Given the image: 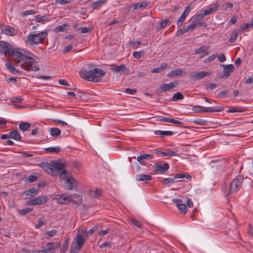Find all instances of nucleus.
Returning <instances> with one entry per match:
<instances>
[{
  "instance_id": "1",
  "label": "nucleus",
  "mask_w": 253,
  "mask_h": 253,
  "mask_svg": "<svg viewBox=\"0 0 253 253\" xmlns=\"http://www.w3.org/2000/svg\"><path fill=\"white\" fill-rule=\"evenodd\" d=\"M32 54L22 49L13 48L10 58L20 64L21 67L24 70L38 71L40 70V67L35 60L30 56Z\"/></svg>"
},
{
  "instance_id": "2",
  "label": "nucleus",
  "mask_w": 253,
  "mask_h": 253,
  "mask_svg": "<svg viewBox=\"0 0 253 253\" xmlns=\"http://www.w3.org/2000/svg\"><path fill=\"white\" fill-rule=\"evenodd\" d=\"M80 75L82 78L93 82H100L102 81L101 77L105 75V72L99 68H95L89 71L81 70Z\"/></svg>"
},
{
  "instance_id": "3",
  "label": "nucleus",
  "mask_w": 253,
  "mask_h": 253,
  "mask_svg": "<svg viewBox=\"0 0 253 253\" xmlns=\"http://www.w3.org/2000/svg\"><path fill=\"white\" fill-rule=\"evenodd\" d=\"M244 181V177L241 175H237L230 183L227 188V186L222 187V191L225 196H229L236 192L241 188Z\"/></svg>"
},
{
  "instance_id": "4",
  "label": "nucleus",
  "mask_w": 253,
  "mask_h": 253,
  "mask_svg": "<svg viewBox=\"0 0 253 253\" xmlns=\"http://www.w3.org/2000/svg\"><path fill=\"white\" fill-rule=\"evenodd\" d=\"M51 163L52 165V169L53 175L57 172L60 175V177H63L64 174H68V171L66 169V165L62 162V160L52 161Z\"/></svg>"
},
{
  "instance_id": "5",
  "label": "nucleus",
  "mask_w": 253,
  "mask_h": 253,
  "mask_svg": "<svg viewBox=\"0 0 253 253\" xmlns=\"http://www.w3.org/2000/svg\"><path fill=\"white\" fill-rule=\"evenodd\" d=\"M47 36L46 32H42L38 34L31 33L27 36V40L30 44H38L42 42Z\"/></svg>"
},
{
  "instance_id": "6",
  "label": "nucleus",
  "mask_w": 253,
  "mask_h": 253,
  "mask_svg": "<svg viewBox=\"0 0 253 253\" xmlns=\"http://www.w3.org/2000/svg\"><path fill=\"white\" fill-rule=\"evenodd\" d=\"M13 49V46L8 42L3 41H0V54L10 57Z\"/></svg>"
},
{
  "instance_id": "7",
  "label": "nucleus",
  "mask_w": 253,
  "mask_h": 253,
  "mask_svg": "<svg viewBox=\"0 0 253 253\" xmlns=\"http://www.w3.org/2000/svg\"><path fill=\"white\" fill-rule=\"evenodd\" d=\"M63 177H60L62 180V184L65 187L71 190L73 188L74 183L72 179L74 180L73 177L72 176V173L70 172H68V174H64Z\"/></svg>"
},
{
  "instance_id": "8",
  "label": "nucleus",
  "mask_w": 253,
  "mask_h": 253,
  "mask_svg": "<svg viewBox=\"0 0 253 253\" xmlns=\"http://www.w3.org/2000/svg\"><path fill=\"white\" fill-rule=\"evenodd\" d=\"M47 201V198L45 196H40L37 198L26 201L27 206L41 205L44 204Z\"/></svg>"
},
{
  "instance_id": "9",
  "label": "nucleus",
  "mask_w": 253,
  "mask_h": 253,
  "mask_svg": "<svg viewBox=\"0 0 253 253\" xmlns=\"http://www.w3.org/2000/svg\"><path fill=\"white\" fill-rule=\"evenodd\" d=\"M0 27L1 28L2 33L4 34L10 36H13L17 34V32L15 29L9 25H2V24H0Z\"/></svg>"
},
{
  "instance_id": "10",
  "label": "nucleus",
  "mask_w": 253,
  "mask_h": 253,
  "mask_svg": "<svg viewBox=\"0 0 253 253\" xmlns=\"http://www.w3.org/2000/svg\"><path fill=\"white\" fill-rule=\"evenodd\" d=\"M211 75V72H206V71H201V72H193L191 75V78L194 80H199L202 79H203L206 76H210Z\"/></svg>"
},
{
  "instance_id": "11",
  "label": "nucleus",
  "mask_w": 253,
  "mask_h": 253,
  "mask_svg": "<svg viewBox=\"0 0 253 253\" xmlns=\"http://www.w3.org/2000/svg\"><path fill=\"white\" fill-rule=\"evenodd\" d=\"M172 201L176 205L177 208L179 211L183 213H185L187 211V208L186 205L183 203V201L181 199H173Z\"/></svg>"
},
{
  "instance_id": "12",
  "label": "nucleus",
  "mask_w": 253,
  "mask_h": 253,
  "mask_svg": "<svg viewBox=\"0 0 253 253\" xmlns=\"http://www.w3.org/2000/svg\"><path fill=\"white\" fill-rule=\"evenodd\" d=\"M55 198L57 202L61 204H68L71 203V195L66 194L56 195Z\"/></svg>"
},
{
  "instance_id": "13",
  "label": "nucleus",
  "mask_w": 253,
  "mask_h": 253,
  "mask_svg": "<svg viewBox=\"0 0 253 253\" xmlns=\"http://www.w3.org/2000/svg\"><path fill=\"white\" fill-rule=\"evenodd\" d=\"M177 84V82H170L169 84H164L158 89L159 92L162 93L165 91L170 90L175 87Z\"/></svg>"
},
{
  "instance_id": "14",
  "label": "nucleus",
  "mask_w": 253,
  "mask_h": 253,
  "mask_svg": "<svg viewBox=\"0 0 253 253\" xmlns=\"http://www.w3.org/2000/svg\"><path fill=\"white\" fill-rule=\"evenodd\" d=\"M154 170L155 172H159L161 173H164L169 168L168 163H165L163 165L155 164Z\"/></svg>"
},
{
  "instance_id": "15",
  "label": "nucleus",
  "mask_w": 253,
  "mask_h": 253,
  "mask_svg": "<svg viewBox=\"0 0 253 253\" xmlns=\"http://www.w3.org/2000/svg\"><path fill=\"white\" fill-rule=\"evenodd\" d=\"M191 9L190 7V6H187L185 7L182 15H181V16L179 17V18L178 19V20L177 21V26L178 27H179L182 25V23L184 21L186 17L189 13Z\"/></svg>"
},
{
  "instance_id": "16",
  "label": "nucleus",
  "mask_w": 253,
  "mask_h": 253,
  "mask_svg": "<svg viewBox=\"0 0 253 253\" xmlns=\"http://www.w3.org/2000/svg\"><path fill=\"white\" fill-rule=\"evenodd\" d=\"M223 67V77L227 78L230 75V73L234 71L235 68L233 64L227 65H222Z\"/></svg>"
},
{
  "instance_id": "17",
  "label": "nucleus",
  "mask_w": 253,
  "mask_h": 253,
  "mask_svg": "<svg viewBox=\"0 0 253 253\" xmlns=\"http://www.w3.org/2000/svg\"><path fill=\"white\" fill-rule=\"evenodd\" d=\"M39 166L48 174L53 175V171L52 169V165L47 163H41Z\"/></svg>"
},
{
  "instance_id": "18",
  "label": "nucleus",
  "mask_w": 253,
  "mask_h": 253,
  "mask_svg": "<svg viewBox=\"0 0 253 253\" xmlns=\"http://www.w3.org/2000/svg\"><path fill=\"white\" fill-rule=\"evenodd\" d=\"M155 152L158 154V156H159V155L164 156H177L178 151L176 150L175 151L169 150L168 152H163L158 150H155Z\"/></svg>"
},
{
  "instance_id": "19",
  "label": "nucleus",
  "mask_w": 253,
  "mask_h": 253,
  "mask_svg": "<svg viewBox=\"0 0 253 253\" xmlns=\"http://www.w3.org/2000/svg\"><path fill=\"white\" fill-rule=\"evenodd\" d=\"M112 66L113 67L112 68V70L116 73L122 72L124 73L127 74L129 72V69H128L124 64H122L120 66L113 65Z\"/></svg>"
},
{
  "instance_id": "20",
  "label": "nucleus",
  "mask_w": 253,
  "mask_h": 253,
  "mask_svg": "<svg viewBox=\"0 0 253 253\" xmlns=\"http://www.w3.org/2000/svg\"><path fill=\"white\" fill-rule=\"evenodd\" d=\"M75 241V246H78L81 248H82V246L84 244L85 242V240L83 235L80 234H77V237L74 239Z\"/></svg>"
},
{
  "instance_id": "21",
  "label": "nucleus",
  "mask_w": 253,
  "mask_h": 253,
  "mask_svg": "<svg viewBox=\"0 0 253 253\" xmlns=\"http://www.w3.org/2000/svg\"><path fill=\"white\" fill-rule=\"evenodd\" d=\"M26 196V199L29 198V197H35L38 194V190L36 188H32L24 192Z\"/></svg>"
},
{
  "instance_id": "22",
  "label": "nucleus",
  "mask_w": 253,
  "mask_h": 253,
  "mask_svg": "<svg viewBox=\"0 0 253 253\" xmlns=\"http://www.w3.org/2000/svg\"><path fill=\"white\" fill-rule=\"evenodd\" d=\"M204 112L212 113L221 112L223 110V108L221 106H217L214 107H204Z\"/></svg>"
},
{
  "instance_id": "23",
  "label": "nucleus",
  "mask_w": 253,
  "mask_h": 253,
  "mask_svg": "<svg viewBox=\"0 0 253 253\" xmlns=\"http://www.w3.org/2000/svg\"><path fill=\"white\" fill-rule=\"evenodd\" d=\"M10 138L13 139L17 141H21V136L17 129L12 130L9 132Z\"/></svg>"
},
{
  "instance_id": "24",
  "label": "nucleus",
  "mask_w": 253,
  "mask_h": 253,
  "mask_svg": "<svg viewBox=\"0 0 253 253\" xmlns=\"http://www.w3.org/2000/svg\"><path fill=\"white\" fill-rule=\"evenodd\" d=\"M82 196L78 194H74L71 195V202L77 205H80L82 202Z\"/></svg>"
},
{
  "instance_id": "25",
  "label": "nucleus",
  "mask_w": 253,
  "mask_h": 253,
  "mask_svg": "<svg viewBox=\"0 0 253 253\" xmlns=\"http://www.w3.org/2000/svg\"><path fill=\"white\" fill-rule=\"evenodd\" d=\"M219 4L217 3H215L213 4L212 6L203 10L204 14L206 16L210 15L213 12H215L217 10Z\"/></svg>"
},
{
  "instance_id": "26",
  "label": "nucleus",
  "mask_w": 253,
  "mask_h": 253,
  "mask_svg": "<svg viewBox=\"0 0 253 253\" xmlns=\"http://www.w3.org/2000/svg\"><path fill=\"white\" fill-rule=\"evenodd\" d=\"M5 66L12 74L17 75L19 73V71L15 69L14 65L12 64L11 62L8 61H6L5 63Z\"/></svg>"
},
{
  "instance_id": "27",
  "label": "nucleus",
  "mask_w": 253,
  "mask_h": 253,
  "mask_svg": "<svg viewBox=\"0 0 253 253\" xmlns=\"http://www.w3.org/2000/svg\"><path fill=\"white\" fill-rule=\"evenodd\" d=\"M155 134L160 135L161 137L164 136H170L173 134V132L172 131H165L161 130H156L154 132Z\"/></svg>"
},
{
  "instance_id": "28",
  "label": "nucleus",
  "mask_w": 253,
  "mask_h": 253,
  "mask_svg": "<svg viewBox=\"0 0 253 253\" xmlns=\"http://www.w3.org/2000/svg\"><path fill=\"white\" fill-rule=\"evenodd\" d=\"M174 177L172 178H166L161 180V183L169 187L175 182Z\"/></svg>"
},
{
  "instance_id": "29",
  "label": "nucleus",
  "mask_w": 253,
  "mask_h": 253,
  "mask_svg": "<svg viewBox=\"0 0 253 253\" xmlns=\"http://www.w3.org/2000/svg\"><path fill=\"white\" fill-rule=\"evenodd\" d=\"M185 75V73L184 74ZM183 75V72L181 69H176L171 71L168 75L169 77H171L174 76H180Z\"/></svg>"
},
{
  "instance_id": "30",
  "label": "nucleus",
  "mask_w": 253,
  "mask_h": 253,
  "mask_svg": "<svg viewBox=\"0 0 253 253\" xmlns=\"http://www.w3.org/2000/svg\"><path fill=\"white\" fill-rule=\"evenodd\" d=\"M167 64L163 63L159 67L154 68L151 72L152 73H162L167 68Z\"/></svg>"
},
{
  "instance_id": "31",
  "label": "nucleus",
  "mask_w": 253,
  "mask_h": 253,
  "mask_svg": "<svg viewBox=\"0 0 253 253\" xmlns=\"http://www.w3.org/2000/svg\"><path fill=\"white\" fill-rule=\"evenodd\" d=\"M61 133V130L58 128L52 127L50 129V134L52 136L57 137V136L60 135Z\"/></svg>"
},
{
  "instance_id": "32",
  "label": "nucleus",
  "mask_w": 253,
  "mask_h": 253,
  "mask_svg": "<svg viewBox=\"0 0 253 253\" xmlns=\"http://www.w3.org/2000/svg\"><path fill=\"white\" fill-rule=\"evenodd\" d=\"M31 126V124L27 122H22L19 125V128L22 131L27 130Z\"/></svg>"
},
{
  "instance_id": "33",
  "label": "nucleus",
  "mask_w": 253,
  "mask_h": 253,
  "mask_svg": "<svg viewBox=\"0 0 253 253\" xmlns=\"http://www.w3.org/2000/svg\"><path fill=\"white\" fill-rule=\"evenodd\" d=\"M48 246L51 248V250L53 251L56 249H58L61 247L60 242H49L47 243Z\"/></svg>"
},
{
  "instance_id": "34",
  "label": "nucleus",
  "mask_w": 253,
  "mask_h": 253,
  "mask_svg": "<svg viewBox=\"0 0 253 253\" xmlns=\"http://www.w3.org/2000/svg\"><path fill=\"white\" fill-rule=\"evenodd\" d=\"M45 151L47 152H50V153H59L60 150L61 148L60 147H50L48 148H45Z\"/></svg>"
},
{
  "instance_id": "35",
  "label": "nucleus",
  "mask_w": 253,
  "mask_h": 253,
  "mask_svg": "<svg viewBox=\"0 0 253 253\" xmlns=\"http://www.w3.org/2000/svg\"><path fill=\"white\" fill-rule=\"evenodd\" d=\"M183 95L180 92H177L173 95L171 98V100L173 101H177L179 100L183 99Z\"/></svg>"
},
{
  "instance_id": "36",
  "label": "nucleus",
  "mask_w": 253,
  "mask_h": 253,
  "mask_svg": "<svg viewBox=\"0 0 253 253\" xmlns=\"http://www.w3.org/2000/svg\"><path fill=\"white\" fill-rule=\"evenodd\" d=\"M69 239L68 238L64 240L62 248L60 250V253H65L68 250L69 247Z\"/></svg>"
},
{
  "instance_id": "37",
  "label": "nucleus",
  "mask_w": 253,
  "mask_h": 253,
  "mask_svg": "<svg viewBox=\"0 0 253 253\" xmlns=\"http://www.w3.org/2000/svg\"><path fill=\"white\" fill-rule=\"evenodd\" d=\"M35 21L37 22H43V21H48L49 20L46 16H41L40 15H38L35 17Z\"/></svg>"
},
{
  "instance_id": "38",
  "label": "nucleus",
  "mask_w": 253,
  "mask_h": 253,
  "mask_svg": "<svg viewBox=\"0 0 253 253\" xmlns=\"http://www.w3.org/2000/svg\"><path fill=\"white\" fill-rule=\"evenodd\" d=\"M105 0H99L96 1H94L91 3V5L93 9H96L99 6L102 5L105 2Z\"/></svg>"
},
{
  "instance_id": "39",
  "label": "nucleus",
  "mask_w": 253,
  "mask_h": 253,
  "mask_svg": "<svg viewBox=\"0 0 253 253\" xmlns=\"http://www.w3.org/2000/svg\"><path fill=\"white\" fill-rule=\"evenodd\" d=\"M193 122L196 125L201 126H206L207 125L208 123V121L203 119H196L193 121Z\"/></svg>"
},
{
  "instance_id": "40",
  "label": "nucleus",
  "mask_w": 253,
  "mask_h": 253,
  "mask_svg": "<svg viewBox=\"0 0 253 253\" xmlns=\"http://www.w3.org/2000/svg\"><path fill=\"white\" fill-rule=\"evenodd\" d=\"M68 27V25L67 24H63L62 25L58 26L54 30V32L56 33H58L60 32H64L65 31Z\"/></svg>"
},
{
  "instance_id": "41",
  "label": "nucleus",
  "mask_w": 253,
  "mask_h": 253,
  "mask_svg": "<svg viewBox=\"0 0 253 253\" xmlns=\"http://www.w3.org/2000/svg\"><path fill=\"white\" fill-rule=\"evenodd\" d=\"M174 177L175 179H177V178H186L188 179H191V176L190 175H189L188 174L184 173L176 174L174 176Z\"/></svg>"
},
{
  "instance_id": "42",
  "label": "nucleus",
  "mask_w": 253,
  "mask_h": 253,
  "mask_svg": "<svg viewBox=\"0 0 253 253\" xmlns=\"http://www.w3.org/2000/svg\"><path fill=\"white\" fill-rule=\"evenodd\" d=\"M89 193L93 197L99 198L101 195V191L99 189H96L95 191L90 190Z\"/></svg>"
},
{
  "instance_id": "43",
  "label": "nucleus",
  "mask_w": 253,
  "mask_h": 253,
  "mask_svg": "<svg viewBox=\"0 0 253 253\" xmlns=\"http://www.w3.org/2000/svg\"><path fill=\"white\" fill-rule=\"evenodd\" d=\"M33 210V209L32 208H27L26 209H23L22 210H18V212L22 215H26L30 213Z\"/></svg>"
},
{
  "instance_id": "44",
  "label": "nucleus",
  "mask_w": 253,
  "mask_h": 253,
  "mask_svg": "<svg viewBox=\"0 0 253 253\" xmlns=\"http://www.w3.org/2000/svg\"><path fill=\"white\" fill-rule=\"evenodd\" d=\"M238 35V34L237 31L232 32L231 35V37L228 40L229 42L231 43L234 42L237 39Z\"/></svg>"
},
{
  "instance_id": "45",
  "label": "nucleus",
  "mask_w": 253,
  "mask_h": 253,
  "mask_svg": "<svg viewBox=\"0 0 253 253\" xmlns=\"http://www.w3.org/2000/svg\"><path fill=\"white\" fill-rule=\"evenodd\" d=\"M141 165L138 162H134L132 165V168L134 171L138 172L141 170Z\"/></svg>"
},
{
  "instance_id": "46",
  "label": "nucleus",
  "mask_w": 253,
  "mask_h": 253,
  "mask_svg": "<svg viewBox=\"0 0 253 253\" xmlns=\"http://www.w3.org/2000/svg\"><path fill=\"white\" fill-rule=\"evenodd\" d=\"M81 249V248L75 246V244L73 242L72 244L70 253H79Z\"/></svg>"
},
{
  "instance_id": "47",
  "label": "nucleus",
  "mask_w": 253,
  "mask_h": 253,
  "mask_svg": "<svg viewBox=\"0 0 253 253\" xmlns=\"http://www.w3.org/2000/svg\"><path fill=\"white\" fill-rule=\"evenodd\" d=\"M57 233V231L55 229H53L50 231H48L45 233V238L48 239L55 236Z\"/></svg>"
},
{
  "instance_id": "48",
  "label": "nucleus",
  "mask_w": 253,
  "mask_h": 253,
  "mask_svg": "<svg viewBox=\"0 0 253 253\" xmlns=\"http://www.w3.org/2000/svg\"><path fill=\"white\" fill-rule=\"evenodd\" d=\"M204 107L201 106H194L192 108V110L196 113L204 112Z\"/></svg>"
},
{
  "instance_id": "49",
  "label": "nucleus",
  "mask_w": 253,
  "mask_h": 253,
  "mask_svg": "<svg viewBox=\"0 0 253 253\" xmlns=\"http://www.w3.org/2000/svg\"><path fill=\"white\" fill-rule=\"evenodd\" d=\"M196 27V25L194 23L193 21H192V24L188 25L187 27H184L186 32L189 31H192Z\"/></svg>"
},
{
  "instance_id": "50",
  "label": "nucleus",
  "mask_w": 253,
  "mask_h": 253,
  "mask_svg": "<svg viewBox=\"0 0 253 253\" xmlns=\"http://www.w3.org/2000/svg\"><path fill=\"white\" fill-rule=\"evenodd\" d=\"M169 20V19H166L165 20L161 21L160 22V29H164L167 27Z\"/></svg>"
},
{
  "instance_id": "51",
  "label": "nucleus",
  "mask_w": 253,
  "mask_h": 253,
  "mask_svg": "<svg viewBox=\"0 0 253 253\" xmlns=\"http://www.w3.org/2000/svg\"><path fill=\"white\" fill-rule=\"evenodd\" d=\"M130 221L135 226L139 228H141V224L135 218H132L130 219Z\"/></svg>"
},
{
  "instance_id": "52",
  "label": "nucleus",
  "mask_w": 253,
  "mask_h": 253,
  "mask_svg": "<svg viewBox=\"0 0 253 253\" xmlns=\"http://www.w3.org/2000/svg\"><path fill=\"white\" fill-rule=\"evenodd\" d=\"M217 85L214 83H210L206 84V88L207 90H212L215 88Z\"/></svg>"
},
{
  "instance_id": "53",
  "label": "nucleus",
  "mask_w": 253,
  "mask_h": 253,
  "mask_svg": "<svg viewBox=\"0 0 253 253\" xmlns=\"http://www.w3.org/2000/svg\"><path fill=\"white\" fill-rule=\"evenodd\" d=\"M243 110L238 109L235 107H232L227 111V113H236V112H243Z\"/></svg>"
},
{
  "instance_id": "54",
  "label": "nucleus",
  "mask_w": 253,
  "mask_h": 253,
  "mask_svg": "<svg viewBox=\"0 0 253 253\" xmlns=\"http://www.w3.org/2000/svg\"><path fill=\"white\" fill-rule=\"evenodd\" d=\"M73 0H55V2L61 5H65L72 2Z\"/></svg>"
},
{
  "instance_id": "55",
  "label": "nucleus",
  "mask_w": 253,
  "mask_h": 253,
  "mask_svg": "<svg viewBox=\"0 0 253 253\" xmlns=\"http://www.w3.org/2000/svg\"><path fill=\"white\" fill-rule=\"evenodd\" d=\"M125 92L126 93H128L129 94H134L136 92V90L134 89H131L129 88H127L125 89Z\"/></svg>"
},
{
  "instance_id": "56",
  "label": "nucleus",
  "mask_w": 253,
  "mask_h": 253,
  "mask_svg": "<svg viewBox=\"0 0 253 253\" xmlns=\"http://www.w3.org/2000/svg\"><path fill=\"white\" fill-rule=\"evenodd\" d=\"M36 13V12L35 11V10L31 9V10H28L24 11L23 12V14L24 16H27V15H33V14H35Z\"/></svg>"
},
{
  "instance_id": "57",
  "label": "nucleus",
  "mask_w": 253,
  "mask_h": 253,
  "mask_svg": "<svg viewBox=\"0 0 253 253\" xmlns=\"http://www.w3.org/2000/svg\"><path fill=\"white\" fill-rule=\"evenodd\" d=\"M206 15L204 14V12L203 10L201 11V12L197 14L195 16H194L192 18L193 19H200L202 18H203L204 16H205Z\"/></svg>"
},
{
  "instance_id": "58",
  "label": "nucleus",
  "mask_w": 253,
  "mask_h": 253,
  "mask_svg": "<svg viewBox=\"0 0 253 253\" xmlns=\"http://www.w3.org/2000/svg\"><path fill=\"white\" fill-rule=\"evenodd\" d=\"M42 252L43 253H54V252L51 250V248H50L47 244L45 245V248L42 250Z\"/></svg>"
},
{
  "instance_id": "59",
  "label": "nucleus",
  "mask_w": 253,
  "mask_h": 253,
  "mask_svg": "<svg viewBox=\"0 0 253 253\" xmlns=\"http://www.w3.org/2000/svg\"><path fill=\"white\" fill-rule=\"evenodd\" d=\"M205 52V48L204 46H201L200 48L196 49L195 50V53L196 54H201L202 53H204Z\"/></svg>"
},
{
  "instance_id": "60",
  "label": "nucleus",
  "mask_w": 253,
  "mask_h": 253,
  "mask_svg": "<svg viewBox=\"0 0 253 253\" xmlns=\"http://www.w3.org/2000/svg\"><path fill=\"white\" fill-rule=\"evenodd\" d=\"M184 202H186L187 206L189 208H192L193 206V202L191 199L188 197H186Z\"/></svg>"
},
{
  "instance_id": "61",
  "label": "nucleus",
  "mask_w": 253,
  "mask_h": 253,
  "mask_svg": "<svg viewBox=\"0 0 253 253\" xmlns=\"http://www.w3.org/2000/svg\"><path fill=\"white\" fill-rule=\"evenodd\" d=\"M142 7V1L133 4V9H137Z\"/></svg>"
},
{
  "instance_id": "62",
  "label": "nucleus",
  "mask_w": 253,
  "mask_h": 253,
  "mask_svg": "<svg viewBox=\"0 0 253 253\" xmlns=\"http://www.w3.org/2000/svg\"><path fill=\"white\" fill-rule=\"evenodd\" d=\"M154 158V156L150 154H143V160H151Z\"/></svg>"
},
{
  "instance_id": "63",
  "label": "nucleus",
  "mask_w": 253,
  "mask_h": 253,
  "mask_svg": "<svg viewBox=\"0 0 253 253\" xmlns=\"http://www.w3.org/2000/svg\"><path fill=\"white\" fill-rule=\"evenodd\" d=\"M28 179L30 182H33L37 179V176L34 175H30L28 176Z\"/></svg>"
},
{
  "instance_id": "64",
  "label": "nucleus",
  "mask_w": 253,
  "mask_h": 253,
  "mask_svg": "<svg viewBox=\"0 0 253 253\" xmlns=\"http://www.w3.org/2000/svg\"><path fill=\"white\" fill-rule=\"evenodd\" d=\"M218 59L219 62H223L226 60V57L223 54H221L219 56L217 55Z\"/></svg>"
}]
</instances>
